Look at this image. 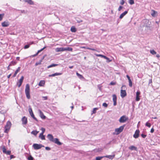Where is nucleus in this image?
<instances>
[{"label": "nucleus", "instance_id": "f257e3e1", "mask_svg": "<svg viewBox=\"0 0 160 160\" xmlns=\"http://www.w3.org/2000/svg\"><path fill=\"white\" fill-rule=\"evenodd\" d=\"M47 138L50 141L54 142L58 145H61L62 144V143L59 141V139L58 138H54L53 137L51 134H48L47 135Z\"/></svg>", "mask_w": 160, "mask_h": 160}, {"label": "nucleus", "instance_id": "f03ea898", "mask_svg": "<svg viewBox=\"0 0 160 160\" xmlns=\"http://www.w3.org/2000/svg\"><path fill=\"white\" fill-rule=\"evenodd\" d=\"M25 93L27 98L28 99H30V87L29 85L28 84H27L26 85Z\"/></svg>", "mask_w": 160, "mask_h": 160}, {"label": "nucleus", "instance_id": "7ed1b4c3", "mask_svg": "<svg viewBox=\"0 0 160 160\" xmlns=\"http://www.w3.org/2000/svg\"><path fill=\"white\" fill-rule=\"evenodd\" d=\"M11 122L9 121H8L6 123V125L5 126V130L4 132L5 133H8L9 131L11 126Z\"/></svg>", "mask_w": 160, "mask_h": 160}, {"label": "nucleus", "instance_id": "20e7f679", "mask_svg": "<svg viewBox=\"0 0 160 160\" xmlns=\"http://www.w3.org/2000/svg\"><path fill=\"white\" fill-rule=\"evenodd\" d=\"M126 88V86L125 85H122L121 87L122 89H125ZM121 96L122 98L125 97L127 95V93L125 90H123L122 89L121 90L120 93Z\"/></svg>", "mask_w": 160, "mask_h": 160}, {"label": "nucleus", "instance_id": "39448f33", "mask_svg": "<svg viewBox=\"0 0 160 160\" xmlns=\"http://www.w3.org/2000/svg\"><path fill=\"white\" fill-rule=\"evenodd\" d=\"M125 125H124L120 126L119 128H117L115 129V132H116V134L118 135L122 132L124 129Z\"/></svg>", "mask_w": 160, "mask_h": 160}, {"label": "nucleus", "instance_id": "423d86ee", "mask_svg": "<svg viewBox=\"0 0 160 160\" xmlns=\"http://www.w3.org/2000/svg\"><path fill=\"white\" fill-rule=\"evenodd\" d=\"M32 147L34 149L38 150L40 149L42 147H44V146L41 144L34 143Z\"/></svg>", "mask_w": 160, "mask_h": 160}, {"label": "nucleus", "instance_id": "0eeeda50", "mask_svg": "<svg viewBox=\"0 0 160 160\" xmlns=\"http://www.w3.org/2000/svg\"><path fill=\"white\" fill-rule=\"evenodd\" d=\"M30 114L32 118L37 121H38L37 119L35 117L34 115L32 112V109L31 108H29L28 109Z\"/></svg>", "mask_w": 160, "mask_h": 160}, {"label": "nucleus", "instance_id": "6e6552de", "mask_svg": "<svg viewBox=\"0 0 160 160\" xmlns=\"http://www.w3.org/2000/svg\"><path fill=\"white\" fill-rule=\"evenodd\" d=\"M2 148L3 153L8 155L11 154V151H7L5 146H2Z\"/></svg>", "mask_w": 160, "mask_h": 160}, {"label": "nucleus", "instance_id": "1a4fd4ad", "mask_svg": "<svg viewBox=\"0 0 160 160\" xmlns=\"http://www.w3.org/2000/svg\"><path fill=\"white\" fill-rule=\"evenodd\" d=\"M23 79H24V77H23V76H22L21 77L20 79L17 82V84L19 88L21 86V85L22 84V82L23 81Z\"/></svg>", "mask_w": 160, "mask_h": 160}, {"label": "nucleus", "instance_id": "9d476101", "mask_svg": "<svg viewBox=\"0 0 160 160\" xmlns=\"http://www.w3.org/2000/svg\"><path fill=\"white\" fill-rule=\"evenodd\" d=\"M127 120V118L126 116H122L119 119V122L121 123H123L125 122Z\"/></svg>", "mask_w": 160, "mask_h": 160}, {"label": "nucleus", "instance_id": "9b49d317", "mask_svg": "<svg viewBox=\"0 0 160 160\" xmlns=\"http://www.w3.org/2000/svg\"><path fill=\"white\" fill-rule=\"evenodd\" d=\"M10 23L8 21H6L1 23L2 26V27H7L9 25Z\"/></svg>", "mask_w": 160, "mask_h": 160}, {"label": "nucleus", "instance_id": "f8f14e48", "mask_svg": "<svg viewBox=\"0 0 160 160\" xmlns=\"http://www.w3.org/2000/svg\"><path fill=\"white\" fill-rule=\"evenodd\" d=\"M139 132L140 131L139 130H137L136 131L135 133L133 136L134 138H138L139 136Z\"/></svg>", "mask_w": 160, "mask_h": 160}, {"label": "nucleus", "instance_id": "ddd939ff", "mask_svg": "<svg viewBox=\"0 0 160 160\" xmlns=\"http://www.w3.org/2000/svg\"><path fill=\"white\" fill-rule=\"evenodd\" d=\"M112 97L113 102V105L115 106L117 105V97L115 94H113L112 95Z\"/></svg>", "mask_w": 160, "mask_h": 160}, {"label": "nucleus", "instance_id": "4468645a", "mask_svg": "<svg viewBox=\"0 0 160 160\" xmlns=\"http://www.w3.org/2000/svg\"><path fill=\"white\" fill-rule=\"evenodd\" d=\"M22 121L23 124H26L27 123V118L25 116L23 117L22 119Z\"/></svg>", "mask_w": 160, "mask_h": 160}, {"label": "nucleus", "instance_id": "2eb2a0df", "mask_svg": "<svg viewBox=\"0 0 160 160\" xmlns=\"http://www.w3.org/2000/svg\"><path fill=\"white\" fill-rule=\"evenodd\" d=\"M38 111L39 113V115L40 117L42 119H45L46 118V116L44 115L43 112H42V111L40 110H39Z\"/></svg>", "mask_w": 160, "mask_h": 160}, {"label": "nucleus", "instance_id": "dca6fc26", "mask_svg": "<svg viewBox=\"0 0 160 160\" xmlns=\"http://www.w3.org/2000/svg\"><path fill=\"white\" fill-rule=\"evenodd\" d=\"M55 51L56 52H62L64 51V48H57L55 49Z\"/></svg>", "mask_w": 160, "mask_h": 160}, {"label": "nucleus", "instance_id": "f3484780", "mask_svg": "<svg viewBox=\"0 0 160 160\" xmlns=\"http://www.w3.org/2000/svg\"><path fill=\"white\" fill-rule=\"evenodd\" d=\"M62 73L56 72L54 74L49 75L48 76L49 77H54L56 76L60 75H62Z\"/></svg>", "mask_w": 160, "mask_h": 160}, {"label": "nucleus", "instance_id": "a211bd4d", "mask_svg": "<svg viewBox=\"0 0 160 160\" xmlns=\"http://www.w3.org/2000/svg\"><path fill=\"white\" fill-rule=\"evenodd\" d=\"M152 13H151V15L153 17H155L158 14V12H157L156 11L154 10H152Z\"/></svg>", "mask_w": 160, "mask_h": 160}, {"label": "nucleus", "instance_id": "6ab92c4d", "mask_svg": "<svg viewBox=\"0 0 160 160\" xmlns=\"http://www.w3.org/2000/svg\"><path fill=\"white\" fill-rule=\"evenodd\" d=\"M140 94V92L139 91H137L136 92V100L139 101L140 100L139 95Z\"/></svg>", "mask_w": 160, "mask_h": 160}, {"label": "nucleus", "instance_id": "aec40b11", "mask_svg": "<svg viewBox=\"0 0 160 160\" xmlns=\"http://www.w3.org/2000/svg\"><path fill=\"white\" fill-rule=\"evenodd\" d=\"M128 12V11H125L123 13H122L119 17V18L120 19L122 18Z\"/></svg>", "mask_w": 160, "mask_h": 160}, {"label": "nucleus", "instance_id": "412c9836", "mask_svg": "<svg viewBox=\"0 0 160 160\" xmlns=\"http://www.w3.org/2000/svg\"><path fill=\"white\" fill-rule=\"evenodd\" d=\"M25 2H28L30 5H33L34 3L32 0H23Z\"/></svg>", "mask_w": 160, "mask_h": 160}, {"label": "nucleus", "instance_id": "4be33fe9", "mask_svg": "<svg viewBox=\"0 0 160 160\" xmlns=\"http://www.w3.org/2000/svg\"><path fill=\"white\" fill-rule=\"evenodd\" d=\"M39 137L42 140L45 139V136L43 135V134H42V133H40Z\"/></svg>", "mask_w": 160, "mask_h": 160}, {"label": "nucleus", "instance_id": "5701e85b", "mask_svg": "<svg viewBox=\"0 0 160 160\" xmlns=\"http://www.w3.org/2000/svg\"><path fill=\"white\" fill-rule=\"evenodd\" d=\"M45 81L43 80L40 81L39 82L38 85L40 86H43L45 84Z\"/></svg>", "mask_w": 160, "mask_h": 160}, {"label": "nucleus", "instance_id": "b1692460", "mask_svg": "<svg viewBox=\"0 0 160 160\" xmlns=\"http://www.w3.org/2000/svg\"><path fill=\"white\" fill-rule=\"evenodd\" d=\"M20 67H19L18 68L17 70L15 71L14 75H13L12 77H15L16 76V75L18 72L20 71Z\"/></svg>", "mask_w": 160, "mask_h": 160}, {"label": "nucleus", "instance_id": "393cba45", "mask_svg": "<svg viewBox=\"0 0 160 160\" xmlns=\"http://www.w3.org/2000/svg\"><path fill=\"white\" fill-rule=\"evenodd\" d=\"M129 149L131 150H137V148L133 146H131L129 147Z\"/></svg>", "mask_w": 160, "mask_h": 160}, {"label": "nucleus", "instance_id": "a878e982", "mask_svg": "<svg viewBox=\"0 0 160 160\" xmlns=\"http://www.w3.org/2000/svg\"><path fill=\"white\" fill-rule=\"evenodd\" d=\"M104 157L108 158L110 159H112L115 157V155H106L104 156Z\"/></svg>", "mask_w": 160, "mask_h": 160}, {"label": "nucleus", "instance_id": "bb28decb", "mask_svg": "<svg viewBox=\"0 0 160 160\" xmlns=\"http://www.w3.org/2000/svg\"><path fill=\"white\" fill-rule=\"evenodd\" d=\"M72 51V48L70 47L64 48V51Z\"/></svg>", "mask_w": 160, "mask_h": 160}, {"label": "nucleus", "instance_id": "cd10ccee", "mask_svg": "<svg viewBox=\"0 0 160 160\" xmlns=\"http://www.w3.org/2000/svg\"><path fill=\"white\" fill-rule=\"evenodd\" d=\"M76 75L78 76V78H79L80 79H82L84 78V77L82 75L79 74L78 72H76Z\"/></svg>", "mask_w": 160, "mask_h": 160}, {"label": "nucleus", "instance_id": "c85d7f7f", "mask_svg": "<svg viewBox=\"0 0 160 160\" xmlns=\"http://www.w3.org/2000/svg\"><path fill=\"white\" fill-rule=\"evenodd\" d=\"M71 31L72 32H75L76 31V29L74 27L72 26L71 28Z\"/></svg>", "mask_w": 160, "mask_h": 160}, {"label": "nucleus", "instance_id": "c756f323", "mask_svg": "<svg viewBox=\"0 0 160 160\" xmlns=\"http://www.w3.org/2000/svg\"><path fill=\"white\" fill-rule=\"evenodd\" d=\"M38 132V131H37L36 130H33L31 132V133L35 136H36Z\"/></svg>", "mask_w": 160, "mask_h": 160}, {"label": "nucleus", "instance_id": "7c9ffc66", "mask_svg": "<svg viewBox=\"0 0 160 160\" xmlns=\"http://www.w3.org/2000/svg\"><path fill=\"white\" fill-rule=\"evenodd\" d=\"M58 65L57 64H52L48 66V67L47 68H52V67H54L56 66H57Z\"/></svg>", "mask_w": 160, "mask_h": 160}, {"label": "nucleus", "instance_id": "2f4dec72", "mask_svg": "<svg viewBox=\"0 0 160 160\" xmlns=\"http://www.w3.org/2000/svg\"><path fill=\"white\" fill-rule=\"evenodd\" d=\"M104 58L107 60V62H109L112 61L111 60H110V59L109 58H108V57H107L106 56H105Z\"/></svg>", "mask_w": 160, "mask_h": 160}, {"label": "nucleus", "instance_id": "473e14b6", "mask_svg": "<svg viewBox=\"0 0 160 160\" xmlns=\"http://www.w3.org/2000/svg\"><path fill=\"white\" fill-rule=\"evenodd\" d=\"M104 157V156L102 157H98L96 158V160H101Z\"/></svg>", "mask_w": 160, "mask_h": 160}, {"label": "nucleus", "instance_id": "72a5a7b5", "mask_svg": "<svg viewBox=\"0 0 160 160\" xmlns=\"http://www.w3.org/2000/svg\"><path fill=\"white\" fill-rule=\"evenodd\" d=\"M98 109V108H94L93 109V111H92V114L93 113H96V111Z\"/></svg>", "mask_w": 160, "mask_h": 160}, {"label": "nucleus", "instance_id": "f704fd0d", "mask_svg": "<svg viewBox=\"0 0 160 160\" xmlns=\"http://www.w3.org/2000/svg\"><path fill=\"white\" fill-rule=\"evenodd\" d=\"M150 52L152 55H155L156 54V52L154 50H151L150 51Z\"/></svg>", "mask_w": 160, "mask_h": 160}, {"label": "nucleus", "instance_id": "c9c22d12", "mask_svg": "<svg viewBox=\"0 0 160 160\" xmlns=\"http://www.w3.org/2000/svg\"><path fill=\"white\" fill-rule=\"evenodd\" d=\"M4 16V13L0 14V21H1L2 20Z\"/></svg>", "mask_w": 160, "mask_h": 160}, {"label": "nucleus", "instance_id": "e433bc0d", "mask_svg": "<svg viewBox=\"0 0 160 160\" xmlns=\"http://www.w3.org/2000/svg\"><path fill=\"white\" fill-rule=\"evenodd\" d=\"M129 3L131 5H132L134 3V0H129Z\"/></svg>", "mask_w": 160, "mask_h": 160}, {"label": "nucleus", "instance_id": "4c0bfd02", "mask_svg": "<svg viewBox=\"0 0 160 160\" xmlns=\"http://www.w3.org/2000/svg\"><path fill=\"white\" fill-rule=\"evenodd\" d=\"M145 125H146V126L147 127H148L149 128H150L151 127V124L150 123H149V122H147L146 123Z\"/></svg>", "mask_w": 160, "mask_h": 160}, {"label": "nucleus", "instance_id": "58836bf2", "mask_svg": "<svg viewBox=\"0 0 160 160\" xmlns=\"http://www.w3.org/2000/svg\"><path fill=\"white\" fill-rule=\"evenodd\" d=\"M129 85L130 87L132 86V83L131 79L129 80Z\"/></svg>", "mask_w": 160, "mask_h": 160}, {"label": "nucleus", "instance_id": "ea45409f", "mask_svg": "<svg viewBox=\"0 0 160 160\" xmlns=\"http://www.w3.org/2000/svg\"><path fill=\"white\" fill-rule=\"evenodd\" d=\"M42 62V60H40L39 62H37L35 64V66H37L38 65H40L41 64Z\"/></svg>", "mask_w": 160, "mask_h": 160}, {"label": "nucleus", "instance_id": "a19ab883", "mask_svg": "<svg viewBox=\"0 0 160 160\" xmlns=\"http://www.w3.org/2000/svg\"><path fill=\"white\" fill-rule=\"evenodd\" d=\"M28 160H33V158L30 155L28 157Z\"/></svg>", "mask_w": 160, "mask_h": 160}, {"label": "nucleus", "instance_id": "79ce46f5", "mask_svg": "<svg viewBox=\"0 0 160 160\" xmlns=\"http://www.w3.org/2000/svg\"><path fill=\"white\" fill-rule=\"evenodd\" d=\"M46 48V47H44L42 48L40 50H39L38 51V52H37L38 53H39L40 52H41L42 51V50H43L45 48Z\"/></svg>", "mask_w": 160, "mask_h": 160}, {"label": "nucleus", "instance_id": "37998d69", "mask_svg": "<svg viewBox=\"0 0 160 160\" xmlns=\"http://www.w3.org/2000/svg\"><path fill=\"white\" fill-rule=\"evenodd\" d=\"M98 87L100 91H101L102 89V86L100 84H99L98 85Z\"/></svg>", "mask_w": 160, "mask_h": 160}, {"label": "nucleus", "instance_id": "c03bdc74", "mask_svg": "<svg viewBox=\"0 0 160 160\" xmlns=\"http://www.w3.org/2000/svg\"><path fill=\"white\" fill-rule=\"evenodd\" d=\"M16 64V62H12L9 64V66L14 65Z\"/></svg>", "mask_w": 160, "mask_h": 160}, {"label": "nucleus", "instance_id": "a18cd8bd", "mask_svg": "<svg viewBox=\"0 0 160 160\" xmlns=\"http://www.w3.org/2000/svg\"><path fill=\"white\" fill-rule=\"evenodd\" d=\"M95 55L96 56H97V57H101V58H104L105 56L102 55H101V54H96Z\"/></svg>", "mask_w": 160, "mask_h": 160}, {"label": "nucleus", "instance_id": "49530a36", "mask_svg": "<svg viewBox=\"0 0 160 160\" xmlns=\"http://www.w3.org/2000/svg\"><path fill=\"white\" fill-rule=\"evenodd\" d=\"M116 82H111L109 84V85H114L116 84Z\"/></svg>", "mask_w": 160, "mask_h": 160}, {"label": "nucleus", "instance_id": "de8ad7c7", "mask_svg": "<svg viewBox=\"0 0 160 160\" xmlns=\"http://www.w3.org/2000/svg\"><path fill=\"white\" fill-rule=\"evenodd\" d=\"M108 105L106 103H103L102 104V106L104 107L107 108V107Z\"/></svg>", "mask_w": 160, "mask_h": 160}, {"label": "nucleus", "instance_id": "09e8293b", "mask_svg": "<svg viewBox=\"0 0 160 160\" xmlns=\"http://www.w3.org/2000/svg\"><path fill=\"white\" fill-rule=\"evenodd\" d=\"M29 47H30L29 45V44L26 45L24 46V48L25 49H26L28 48Z\"/></svg>", "mask_w": 160, "mask_h": 160}, {"label": "nucleus", "instance_id": "8fccbe9b", "mask_svg": "<svg viewBox=\"0 0 160 160\" xmlns=\"http://www.w3.org/2000/svg\"><path fill=\"white\" fill-rule=\"evenodd\" d=\"M41 130L42 131V132L41 133H42V134H43V133L44 132L45 129L44 128H41Z\"/></svg>", "mask_w": 160, "mask_h": 160}, {"label": "nucleus", "instance_id": "3c124183", "mask_svg": "<svg viewBox=\"0 0 160 160\" xmlns=\"http://www.w3.org/2000/svg\"><path fill=\"white\" fill-rule=\"evenodd\" d=\"M141 136H142V138H144L146 137L147 135H145V134H141Z\"/></svg>", "mask_w": 160, "mask_h": 160}, {"label": "nucleus", "instance_id": "603ef678", "mask_svg": "<svg viewBox=\"0 0 160 160\" xmlns=\"http://www.w3.org/2000/svg\"><path fill=\"white\" fill-rule=\"evenodd\" d=\"M42 98H43L44 100H47L48 98V97L47 96H43Z\"/></svg>", "mask_w": 160, "mask_h": 160}, {"label": "nucleus", "instance_id": "864d4df0", "mask_svg": "<svg viewBox=\"0 0 160 160\" xmlns=\"http://www.w3.org/2000/svg\"><path fill=\"white\" fill-rule=\"evenodd\" d=\"M87 49H89V50H92V51H96V50L95 49H94V48H87Z\"/></svg>", "mask_w": 160, "mask_h": 160}, {"label": "nucleus", "instance_id": "5fc2aeb1", "mask_svg": "<svg viewBox=\"0 0 160 160\" xmlns=\"http://www.w3.org/2000/svg\"><path fill=\"white\" fill-rule=\"evenodd\" d=\"M76 21H77V22L78 23H80L82 22V20H78V19H76Z\"/></svg>", "mask_w": 160, "mask_h": 160}, {"label": "nucleus", "instance_id": "6e6d98bb", "mask_svg": "<svg viewBox=\"0 0 160 160\" xmlns=\"http://www.w3.org/2000/svg\"><path fill=\"white\" fill-rule=\"evenodd\" d=\"M122 8H123V7L122 6H120L118 8V11H120L122 9Z\"/></svg>", "mask_w": 160, "mask_h": 160}, {"label": "nucleus", "instance_id": "4d7b16f0", "mask_svg": "<svg viewBox=\"0 0 160 160\" xmlns=\"http://www.w3.org/2000/svg\"><path fill=\"white\" fill-rule=\"evenodd\" d=\"M22 13H25L26 12L24 10H19Z\"/></svg>", "mask_w": 160, "mask_h": 160}, {"label": "nucleus", "instance_id": "13d9d810", "mask_svg": "<svg viewBox=\"0 0 160 160\" xmlns=\"http://www.w3.org/2000/svg\"><path fill=\"white\" fill-rule=\"evenodd\" d=\"M45 149L47 150H50L51 149V148L49 147H46L45 148Z\"/></svg>", "mask_w": 160, "mask_h": 160}, {"label": "nucleus", "instance_id": "bf43d9fd", "mask_svg": "<svg viewBox=\"0 0 160 160\" xmlns=\"http://www.w3.org/2000/svg\"><path fill=\"white\" fill-rule=\"evenodd\" d=\"M124 0H122V1L121 2L120 4L121 5H123L124 4Z\"/></svg>", "mask_w": 160, "mask_h": 160}, {"label": "nucleus", "instance_id": "052dcab7", "mask_svg": "<svg viewBox=\"0 0 160 160\" xmlns=\"http://www.w3.org/2000/svg\"><path fill=\"white\" fill-rule=\"evenodd\" d=\"M154 129L153 128H151V131H150V132L152 133L153 132H154Z\"/></svg>", "mask_w": 160, "mask_h": 160}, {"label": "nucleus", "instance_id": "680f3d73", "mask_svg": "<svg viewBox=\"0 0 160 160\" xmlns=\"http://www.w3.org/2000/svg\"><path fill=\"white\" fill-rule=\"evenodd\" d=\"M14 157H14V156L12 155H11L10 156V159H12V158Z\"/></svg>", "mask_w": 160, "mask_h": 160}, {"label": "nucleus", "instance_id": "e2e57ef3", "mask_svg": "<svg viewBox=\"0 0 160 160\" xmlns=\"http://www.w3.org/2000/svg\"><path fill=\"white\" fill-rule=\"evenodd\" d=\"M152 82V79H150L149 80V84L151 83Z\"/></svg>", "mask_w": 160, "mask_h": 160}, {"label": "nucleus", "instance_id": "0e129e2a", "mask_svg": "<svg viewBox=\"0 0 160 160\" xmlns=\"http://www.w3.org/2000/svg\"><path fill=\"white\" fill-rule=\"evenodd\" d=\"M81 48L87 49V48H88V47H86L83 46V47H82Z\"/></svg>", "mask_w": 160, "mask_h": 160}, {"label": "nucleus", "instance_id": "69168bd1", "mask_svg": "<svg viewBox=\"0 0 160 160\" xmlns=\"http://www.w3.org/2000/svg\"><path fill=\"white\" fill-rule=\"evenodd\" d=\"M126 77L127 78H128V80H130L131 79L130 78V77H129V76L128 75H127Z\"/></svg>", "mask_w": 160, "mask_h": 160}, {"label": "nucleus", "instance_id": "338daca9", "mask_svg": "<svg viewBox=\"0 0 160 160\" xmlns=\"http://www.w3.org/2000/svg\"><path fill=\"white\" fill-rule=\"evenodd\" d=\"M11 74H10L8 76V77H7L8 78H10V77L11 76Z\"/></svg>", "mask_w": 160, "mask_h": 160}, {"label": "nucleus", "instance_id": "774afa93", "mask_svg": "<svg viewBox=\"0 0 160 160\" xmlns=\"http://www.w3.org/2000/svg\"><path fill=\"white\" fill-rule=\"evenodd\" d=\"M38 53L37 52L36 54H35L34 55H33V57H35V56H36L37 55H38Z\"/></svg>", "mask_w": 160, "mask_h": 160}]
</instances>
